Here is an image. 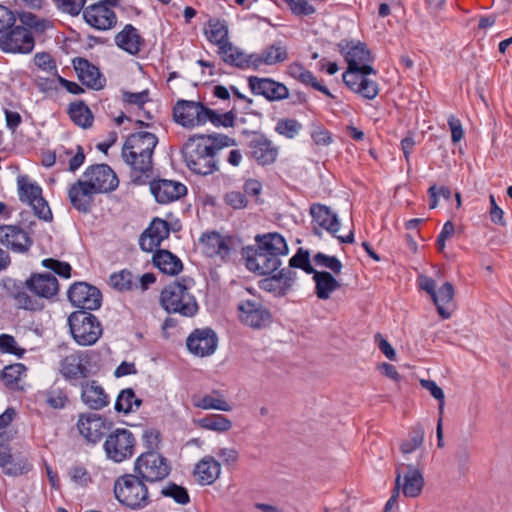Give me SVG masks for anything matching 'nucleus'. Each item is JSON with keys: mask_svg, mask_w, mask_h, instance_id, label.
<instances>
[{"mask_svg": "<svg viewBox=\"0 0 512 512\" xmlns=\"http://www.w3.org/2000/svg\"><path fill=\"white\" fill-rule=\"evenodd\" d=\"M25 287L35 296L50 299L58 293L59 284L55 276L49 273H36L25 281Z\"/></svg>", "mask_w": 512, "mask_h": 512, "instance_id": "obj_19", "label": "nucleus"}, {"mask_svg": "<svg viewBox=\"0 0 512 512\" xmlns=\"http://www.w3.org/2000/svg\"><path fill=\"white\" fill-rule=\"evenodd\" d=\"M81 399L90 409L101 410L109 404V397L97 381L92 380L82 386Z\"/></svg>", "mask_w": 512, "mask_h": 512, "instance_id": "obj_28", "label": "nucleus"}, {"mask_svg": "<svg viewBox=\"0 0 512 512\" xmlns=\"http://www.w3.org/2000/svg\"><path fill=\"white\" fill-rule=\"evenodd\" d=\"M150 190L156 201L161 204L176 201L187 193V188L184 184L167 179H159L151 182Z\"/></svg>", "mask_w": 512, "mask_h": 512, "instance_id": "obj_18", "label": "nucleus"}, {"mask_svg": "<svg viewBox=\"0 0 512 512\" xmlns=\"http://www.w3.org/2000/svg\"><path fill=\"white\" fill-rule=\"evenodd\" d=\"M193 405L203 410H219L229 412L232 406L225 400L224 396L218 391L213 390L211 394L192 397Z\"/></svg>", "mask_w": 512, "mask_h": 512, "instance_id": "obj_36", "label": "nucleus"}, {"mask_svg": "<svg viewBox=\"0 0 512 512\" xmlns=\"http://www.w3.org/2000/svg\"><path fill=\"white\" fill-rule=\"evenodd\" d=\"M338 48L348 63V69L343 73V82L363 98L374 99L379 93V87L368 78L370 74L376 75V70L368 64L372 58L366 44L342 40L338 43Z\"/></svg>", "mask_w": 512, "mask_h": 512, "instance_id": "obj_1", "label": "nucleus"}, {"mask_svg": "<svg viewBox=\"0 0 512 512\" xmlns=\"http://www.w3.org/2000/svg\"><path fill=\"white\" fill-rule=\"evenodd\" d=\"M138 408L141 400L135 397L134 391L130 388L122 390L118 395L115 403V409L118 412L129 413L133 410V406Z\"/></svg>", "mask_w": 512, "mask_h": 512, "instance_id": "obj_48", "label": "nucleus"}, {"mask_svg": "<svg viewBox=\"0 0 512 512\" xmlns=\"http://www.w3.org/2000/svg\"><path fill=\"white\" fill-rule=\"evenodd\" d=\"M292 13L296 16H308L315 13L316 9L308 0H284Z\"/></svg>", "mask_w": 512, "mask_h": 512, "instance_id": "obj_58", "label": "nucleus"}, {"mask_svg": "<svg viewBox=\"0 0 512 512\" xmlns=\"http://www.w3.org/2000/svg\"><path fill=\"white\" fill-rule=\"evenodd\" d=\"M134 471L142 480L153 483L164 480L171 472L169 461L156 451L142 453L134 463Z\"/></svg>", "mask_w": 512, "mask_h": 512, "instance_id": "obj_7", "label": "nucleus"}, {"mask_svg": "<svg viewBox=\"0 0 512 512\" xmlns=\"http://www.w3.org/2000/svg\"><path fill=\"white\" fill-rule=\"evenodd\" d=\"M71 120L82 128H88L92 125L93 115L83 102L72 103L69 107Z\"/></svg>", "mask_w": 512, "mask_h": 512, "instance_id": "obj_45", "label": "nucleus"}, {"mask_svg": "<svg viewBox=\"0 0 512 512\" xmlns=\"http://www.w3.org/2000/svg\"><path fill=\"white\" fill-rule=\"evenodd\" d=\"M0 242L16 252H26L32 245L28 234L18 226H0Z\"/></svg>", "mask_w": 512, "mask_h": 512, "instance_id": "obj_25", "label": "nucleus"}, {"mask_svg": "<svg viewBox=\"0 0 512 512\" xmlns=\"http://www.w3.org/2000/svg\"><path fill=\"white\" fill-rule=\"evenodd\" d=\"M218 339L212 329H196L187 338L188 350L200 357L213 354L217 348Z\"/></svg>", "mask_w": 512, "mask_h": 512, "instance_id": "obj_17", "label": "nucleus"}, {"mask_svg": "<svg viewBox=\"0 0 512 512\" xmlns=\"http://www.w3.org/2000/svg\"><path fill=\"white\" fill-rule=\"evenodd\" d=\"M34 46L33 33L22 25H14L0 36V50L4 53L29 54Z\"/></svg>", "mask_w": 512, "mask_h": 512, "instance_id": "obj_8", "label": "nucleus"}, {"mask_svg": "<svg viewBox=\"0 0 512 512\" xmlns=\"http://www.w3.org/2000/svg\"><path fill=\"white\" fill-rule=\"evenodd\" d=\"M302 128V124L296 119L281 118L276 123L275 131L288 139H293L300 133Z\"/></svg>", "mask_w": 512, "mask_h": 512, "instance_id": "obj_49", "label": "nucleus"}, {"mask_svg": "<svg viewBox=\"0 0 512 512\" xmlns=\"http://www.w3.org/2000/svg\"><path fill=\"white\" fill-rule=\"evenodd\" d=\"M255 242L257 245V251L279 253L283 255H287L289 252L286 240L277 232L256 235Z\"/></svg>", "mask_w": 512, "mask_h": 512, "instance_id": "obj_32", "label": "nucleus"}, {"mask_svg": "<svg viewBox=\"0 0 512 512\" xmlns=\"http://www.w3.org/2000/svg\"><path fill=\"white\" fill-rule=\"evenodd\" d=\"M212 142L205 135L194 136L185 143L182 153L187 167L199 175H210L218 170Z\"/></svg>", "mask_w": 512, "mask_h": 512, "instance_id": "obj_4", "label": "nucleus"}, {"mask_svg": "<svg viewBox=\"0 0 512 512\" xmlns=\"http://www.w3.org/2000/svg\"><path fill=\"white\" fill-rule=\"evenodd\" d=\"M249 86L254 93L269 100H283L289 96V90L284 84L269 78L250 77Z\"/></svg>", "mask_w": 512, "mask_h": 512, "instance_id": "obj_23", "label": "nucleus"}, {"mask_svg": "<svg viewBox=\"0 0 512 512\" xmlns=\"http://www.w3.org/2000/svg\"><path fill=\"white\" fill-rule=\"evenodd\" d=\"M85 21L92 27L99 30L112 28L117 18L115 13L105 3H96L83 10Z\"/></svg>", "mask_w": 512, "mask_h": 512, "instance_id": "obj_20", "label": "nucleus"}, {"mask_svg": "<svg viewBox=\"0 0 512 512\" xmlns=\"http://www.w3.org/2000/svg\"><path fill=\"white\" fill-rule=\"evenodd\" d=\"M154 265L163 273L177 275L183 269L181 260L168 250H158L153 255Z\"/></svg>", "mask_w": 512, "mask_h": 512, "instance_id": "obj_38", "label": "nucleus"}, {"mask_svg": "<svg viewBox=\"0 0 512 512\" xmlns=\"http://www.w3.org/2000/svg\"><path fill=\"white\" fill-rule=\"evenodd\" d=\"M288 59V49L281 42H275L266 47L259 55L256 56L254 62L256 64L275 65L282 63Z\"/></svg>", "mask_w": 512, "mask_h": 512, "instance_id": "obj_39", "label": "nucleus"}, {"mask_svg": "<svg viewBox=\"0 0 512 512\" xmlns=\"http://www.w3.org/2000/svg\"><path fill=\"white\" fill-rule=\"evenodd\" d=\"M86 357L82 352L67 355L60 364V372L66 379H78L87 376V368L84 364Z\"/></svg>", "mask_w": 512, "mask_h": 512, "instance_id": "obj_31", "label": "nucleus"}, {"mask_svg": "<svg viewBox=\"0 0 512 512\" xmlns=\"http://www.w3.org/2000/svg\"><path fill=\"white\" fill-rule=\"evenodd\" d=\"M204 108L201 102L179 100L173 108L174 120L183 127L193 128L204 125Z\"/></svg>", "mask_w": 512, "mask_h": 512, "instance_id": "obj_16", "label": "nucleus"}, {"mask_svg": "<svg viewBox=\"0 0 512 512\" xmlns=\"http://www.w3.org/2000/svg\"><path fill=\"white\" fill-rule=\"evenodd\" d=\"M135 438L128 429H116L109 434L104 449L107 457L114 462H122L134 453Z\"/></svg>", "mask_w": 512, "mask_h": 512, "instance_id": "obj_10", "label": "nucleus"}, {"mask_svg": "<svg viewBox=\"0 0 512 512\" xmlns=\"http://www.w3.org/2000/svg\"><path fill=\"white\" fill-rule=\"evenodd\" d=\"M136 474H125L114 483V495L118 502L132 510L142 509L150 503L146 484Z\"/></svg>", "mask_w": 512, "mask_h": 512, "instance_id": "obj_5", "label": "nucleus"}, {"mask_svg": "<svg viewBox=\"0 0 512 512\" xmlns=\"http://www.w3.org/2000/svg\"><path fill=\"white\" fill-rule=\"evenodd\" d=\"M260 288L268 292H274L277 295H285L287 290L284 289V285L279 278L278 274L273 275L270 278H265L260 281Z\"/></svg>", "mask_w": 512, "mask_h": 512, "instance_id": "obj_60", "label": "nucleus"}, {"mask_svg": "<svg viewBox=\"0 0 512 512\" xmlns=\"http://www.w3.org/2000/svg\"><path fill=\"white\" fill-rule=\"evenodd\" d=\"M116 44L129 54L135 55L141 50L144 41L137 30L131 25H126L115 37Z\"/></svg>", "mask_w": 512, "mask_h": 512, "instance_id": "obj_35", "label": "nucleus"}, {"mask_svg": "<svg viewBox=\"0 0 512 512\" xmlns=\"http://www.w3.org/2000/svg\"><path fill=\"white\" fill-rule=\"evenodd\" d=\"M45 403L53 409H62L68 402L65 392L60 388H51L41 394Z\"/></svg>", "mask_w": 512, "mask_h": 512, "instance_id": "obj_53", "label": "nucleus"}, {"mask_svg": "<svg viewBox=\"0 0 512 512\" xmlns=\"http://www.w3.org/2000/svg\"><path fill=\"white\" fill-rule=\"evenodd\" d=\"M310 214L313 218V222L317 226L337 237L341 243H352L354 241L353 231H350L347 236L337 235V232L340 229V222L337 215L334 214L329 207L319 203L312 204L310 207Z\"/></svg>", "mask_w": 512, "mask_h": 512, "instance_id": "obj_15", "label": "nucleus"}, {"mask_svg": "<svg viewBox=\"0 0 512 512\" xmlns=\"http://www.w3.org/2000/svg\"><path fill=\"white\" fill-rule=\"evenodd\" d=\"M68 299L79 311L96 310L101 306L102 295L98 288L78 282L69 288Z\"/></svg>", "mask_w": 512, "mask_h": 512, "instance_id": "obj_11", "label": "nucleus"}, {"mask_svg": "<svg viewBox=\"0 0 512 512\" xmlns=\"http://www.w3.org/2000/svg\"><path fill=\"white\" fill-rule=\"evenodd\" d=\"M197 424L202 429L218 433L227 432L232 428V421L222 414H211L205 416L197 420Z\"/></svg>", "mask_w": 512, "mask_h": 512, "instance_id": "obj_43", "label": "nucleus"}, {"mask_svg": "<svg viewBox=\"0 0 512 512\" xmlns=\"http://www.w3.org/2000/svg\"><path fill=\"white\" fill-rule=\"evenodd\" d=\"M193 285V279L182 277L165 286L160 295V303L164 310L183 317L196 315L199 307L191 292Z\"/></svg>", "mask_w": 512, "mask_h": 512, "instance_id": "obj_3", "label": "nucleus"}, {"mask_svg": "<svg viewBox=\"0 0 512 512\" xmlns=\"http://www.w3.org/2000/svg\"><path fill=\"white\" fill-rule=\"evenodd\" d=\"M11 439V434L8 431L0 432V466L4 467L9 463L12 455L11 449L9 446V441Z\"/></svg>", "mask_w": 512, "mask_h": 512, "instance_id": "obj_62", "label": "nucleus"}, {"mask_svg": "<svg viewBox=\"0 0 512 512\" xmlns=\"http://www.w3.org/2000/svg\"><path fill=\"white\" fill-rule=\"evenodd\" d=\"M219 54L224 62L239 67L244 68L249 66L248 56L245 55L238 48L234 47L231 43L224 44L219 50Z\"/></svg>", "mask_w": 512, "mask_h": 512, "instance_id": "obj_44", "label": "nucleus"}, {"mask_svg": "<svg viewBox=\"0 0 512 512\" xmlns=\"http://www.w3.org/2000/svg\"><path fill=\"white\" fill-rule=\"evenodd\" d=\"M241 323L253 329H262L272 322L270 311L259 299L241 300L237 306Z\"/></svg>", "mask_w": 512, "mask_h": 512, "instance_id": "obj_9", "label": "nucleus"}, {"mask_svg": "<svg viewBox=\"0 0 512 512\" xmlns=\"http://www.w3.org/2000/svg\"><path fill=\"white\" fill-rule=\"evenodd\" d=\"M95 194L98 193L84 179L78 180L68 191L72 206L83 213L91 210Z\"/></svg>", "mask_w": 512, "mask_h": 512, "instance_id": "obj_24", "label": "nucleus"}, {"mask_svg": "<svg viewBox=\"0 0 512 512\" xmlns=\"http://www.w3.org/2000/svg\"><path fill=\"white\" fill-rule=\"evenodd\" d=\"M208 40L218 45L219 50L224 44H228V28L225 21L218 19L209 20L207 27L204 29Z\"/></svg>", "mask_w": 512, "mask_h": 512, "instance_id": "obj_42", "label": "nucleus"}, {"mask_svg": "<svg viewBox=\"0 0 512 512\" xmlns=\"http://www.w3.org/2000/svg\"><path fill=\"white\" fill-rule=\"evenodd\" d=\"M0 351L3 353H9L21 357L25 350L18 347L13 336L8 334L0 335Z\"/></svg>", "mask_w": 512, "mask_h": 512, "instance_id": "obj_59", "label": "nucleus"}, {"mask_svg": "<svg viewBox=\"0 0 512 512\" xmlns=\"http://www.w3.org/2000/svg\"><path fill=\"white\" fill-rule=\"evenodd\" d=\"M395 477L400 476V491L408 498L418 497L424 487L421 470L413 464L399 463L396 465Z\"/></svg>", "mask_w": 512, "mask_h": 512, "instance_id": "obj_13", "label": "nucleus"}, {"mask_svg": "<svg viewBox=\"0 0 512 512\" xmlns=\"http://www.w3.org/2000/svg\"><path fill=\"white\" fill-rule=\"evenodd\" d=\"M288 74L305 85H311L314 89L333 97L330 91L317 81L315 76L300 63H292L288 66Z\"/></svg>", "mask_w": 512, "mask_h": 512, "instance_id": "obj_41", "label": "nucleus"}, {"mask_svg": "<svg viewBox=\"0 0 512 512\" xmlns=\"http://www.w3.org/2000/svg\"><path fill=\"white\" fill-rule=\"evenodd\" d=\"M454 294L453 285L450 282H445L438 290H435L434 294L431 296L438 314L443 319H449L452 315L450 307L452 306Z\"/></svg>", "mask_w": 512, "mask_h": 512, "instance_id": "obj_34", "label": "nucleus"}, {"mask_svg": "<svg viewBox=\"0 0 512 512\" xmlns=\"http://www.w3.org/2000/svg\"><path fill=\"white\" fill-rule=\"evenodd\" d=\"M204 125L208 122L213 124L215 127H232L234 125L235 116L232 111L225 113H218L205 106L204 108Z\"/></svg>", "mask_w": 512, "mask_h": 512, "instance_id": "obj_47", "label": "nucleus"}, {"mask_svg": "<svg viewBox=\"0 0 512 512\" xmlns=\"http://www.w3.org/2000/svg\"><path fill=\"white\" fill-rule=\"evenodd\" d=\"M251 156L261 165H268L276 160L278 150L272 142L263 136L253 138L249 143Z\"/></svg>", "mask_w": 512, "mask_h": 512, "instance_id": "obj_27", "label": "nucleus"}, {"mask_svg": "<svg viewBox=\"0 0 512 512\" xmlns=\"http://www.w3.org/2000/svg\"><path fill=\"white\" fill-rule=\"evenodd\" d=\"M424 427L418 423L410 428L407 437L400 443V451L405 458L414 452L419 451L424 444Z\"/></svg>", "mask_w": 512, "mask_h": 512, "instance_id": "obj_40", "label": "nucleus"}, {"mask_svg": "<svg viewBox=\"0 0 512 512\" xmlns=\"http://www.w3.org/2000/svg\"><path fill=\"white\" fill-rule=\"evenodd\" d=\"M33 210L35 215L44 221H50L52 219V213L48 206V203L45 201L43 197L36 199L35 201L29 204Z\"/></svg>", "mask_w": 512, "mask_h": 512, "instance_id": "obj_64", "label": "nucleus"}, {"mask_svg": "<svg viewBox=\"0 0 512 512\" xmlns=\"http://www.w3.org/2000/svg\"><path fill=\"white\" fill-rule=\"evenodd\" d=\"M74 63L75 70L83 84L93 89H99L102 87L101 75L97 67L82 58H79Z\"/></svg>", "mask_w": 512, "mask_h": 512, "instance_id": "obj_37", "label": "nucleus"}, {"mask_svg": "<svg viewBox=\"0 0 512 512\" xmlns=\"http://www.w3.org/2000/svg\"><path fill=\"white\" fill-rule=\"evenodd\" d=\"M57 8L72 16L78 15L84 7L85 0H54Z\"/></svg>", "mask_w": 512, "mask_h": 512, "instance_id": "obj_61", "label": "nucleus"}, {"mask_svg": "<svg viewBox=\"0 0 512 512\" xmlns=\"http://www.w3.org/2000/svg\"><path fill=\"white\" fill-rule=\"evenodd\" d=\"M19 198L22 202L30 204L36 199L42 197V189L35 184L28 183L24 178L18 180Z\"/></svg>", "mask_w": 512, "mask_h": 512, "instance_id": "obj_52", "label": "nucleus"}, {"mask_svg": "<svg viewBox=\"0 0 512 512\" xmlns=\"http://www.w3.org/2000/svg\"><path fill=\"white\" fill-rule=\"evenodd\" d=\"M169 233V224L165 220L155 218L142 233L139 245L143 251L152 252L169 236Z\"/></svg>", "mask_w": 512, "mask_h": 512, "instance_id": "obj_21", "label": "nucleus"}, {"mask_svg": "<svg viewBox=\"0 0 512 512\" xmlns=\"http://www.w3.org/2000/svg\"><path fill=\"white\" fill-rule=\"evenodd\" d=\"M26 372V367L21 363L6 366L2 371V381L10 389L20 388V381Z\"/></svg>", "mask_w": 512, "mask_h": 512, "instance_id": "obj_46", "label": "nucleus"}, {"mask_svg": "<svg viewBox=\"0 0 512 512\" xmlns=\"http://www.w3.org/2000/svg\"><path fill=\"white\" fill-rule=\"evenodd\" d=\"M315 282V294L321 300H327L331 294L341 287V283L327 271H317L312 273Z\"/></svg>", "mask_w": 512, "mask_h": 512, "instance_id": "obj_33", "label": "nucleus"}, {"mask_svg": "<svg viewBox=\"0 0 512 512\" xmlns=\"http://www.w3.org/2000/svg\"><path fill=\"white\" fill-rule=\"evenodd\" d=\"M83 179L98 194L113 191L118 186L116 174L106 164H97L88 167L83 174Z\"/></svg>", "mask_w": 512, "mask_h": 512, "instance_id": "obj_12", "label": "nucleus"}, {"mask_svg": "<svg viewBox=\"0 0 512 512\" xmlns=\"http://www.w3.org/2000/svg\"><path fill=\"white\" fill-rule=\"evenodd\" d=\"M43 266L53 270L56 274L69 278L71 273V266L66 262H61L52 258L44 259Z\"/></svg>", "mask_w": 512, "mask_h": 512, "instance_id": "obj_63", "label": "nucleus"}, {"mask_svg": "<svg viewBox=\"0 0 512 512\" xmlns=\"http://www.w3.org/2000/svg\"><path fill=\"white\" fill-rule=\"evenodd\" d=\"M420 385L430 392L431 396L435 398L438 404V416H443L444 405H445V394L441 387H439L435 381L428 379H421Z\"/></svg>", "mask_w": 512, "mask_h": 512, "instance_id": "obj_55", "label": "nucleus"}, {"mask_svg": "<svg viewBox=\"0 0 512 512\" xmlns=\"http://www.w3.org/2000/svg\"><path fill=\"white\" fill-rule=\"evenodd\" d=\"M3 289L6 295L15 299L19 308L26 310H39L42 304L31 298L15 280L6 279L3 281Z\"/></svg>", "mask_w": 512, "mask_h": 512, "instance_id": "obj_30", "label": "nucleus"}, {"mask_svg": "<svg viewBox=\"0 0 512 512\" xmlns=\"http://www.w3.org/2000/svg\"><path fill=\"white\" fill-rule=\"evenodd\" d=\"M284 256L279 253L254 251L253 255H249L246 259V266L250 271L260 275H268L276 271L280 265V257Z\"/></svg>", "mask_w": 512, "mask_h": 512, "instance_id": "obj_22", "label": "nucleus"}, {"mask_svg": "<svg viewBox=\"0 0 512 512\" xmlns=\"http://www.w3.org/2000/svg\"><path fill=\"white\" fill-rule=\"evenodd\" d=\"M77 428L79 433L89 442H98L105 433V423L102 417L94 413L80 415Z\"/></svg>", "mask_w": 512, "mask_h": 512, "instance_id": "obj_26", "label": "nucleus"}, {"mask_svg": "<svg viewBox=\"0 0 512 512\" xmlns=\"http://www.w3.org/2000/svg\"><path fill=\"white\" fill-rule=\"evenodd\" d=\"M313 260L316 265L325 267L335 274L341 273L343 265L335 256H328L319 252L314 255Z\"/></svg>", "mask_w": 512, "mask_h": 512, "instance_id": "obj_57", "label": "nucleus"}, {"mask_svg": "<svg viewBox=\"0 0 512 512\" xmlns=\"http://www.w3.org/2000/svg\"><path fill=\"white\" fill-rule=\"evenodd\" d=\"M34 64L42 71L53 76H59L57 73V64L53 57L47 52H38L33 57Z\"/></svg>", "mask_w": 512, "mask_h": 512, "instance_id": "obj_54", "label": "nucleus"}, {"mask_svg": "<svg viewBox=\"0 0 512 512\" xmlns=\"http://www.w3.org/2000/svg\"><path fill=\"white\" fill-rule=\"evenodd\" d=\"M221 473L220 463L212 456L203 457L196 465L193 475L201 485L214 483Z\"/></svg>", "mask_w": 512, "mask_h": 512, "instance_id": "obj_29", "label": "nucleus"}, {"mask_svg": "<svg viewBox=\"0 0 512 512\" xmlns=\"http://www.w3.org/2000/svg\"><path fill=\"white\" fill-rule=\"evenodd\" d=\"M158 143L157 137L150 132L131 134L122 147V158L136 174V178L152 170V156Z\"/></svg>", "mask_w": 512, "mask_h": 512, "instance_id": "obj_2", "label": "nucleus"}, {"mask_svg": "<svg viewBox=\"0 0 512 512\" xmlns=\"http://www.w3.org/2000/svg\"><path fill=\"white\" fill-rule=\"evenodd\" d=\"M161 494L164 497L173 499L180 505H186L190 501L187 489L173 482H169L164 487H162Z\"/></svg>", "mask_w": 512, "mask_h": 512, "instance_id": "obj_50", "label": "nucleus"}, {"mask_svg": "<svg viewBox=\"0 0 512 512\" xmlns=\"http://www.w3.org/2000/svg\"><path fill=\"white\" fill-rule=\"evenodd\" d=\"M289 266L292 268H300L307 274L315 272V269L310 264L309 252L303 248H299L297 253L289 260Z\"/></svg>", "mask_w": 512, "mask_h": 512, "instance_id": "obj_56", "label": "nucleus"}, {"mask_svg": "<svg viewBox=\"0 0 512 512\" xmlns=\"http://www.w3.org/2000/svg\"><path fill=\"white\" fill-rule=\"evenodd\" d=\"M111 285L119 291L132 290L133 287H138V283L134 282L133 274L128 270H122L114 273L110 277Z\"/></svg>", "mask_w": 512, "mask_h": 512, "instance_id": "obj_51", "label": "nucleus"}, {"mask_svg": "<svg viewBox=\"0 0 512 512\" xmlns=\"http://www.w3.org/2000/svg\"><path fill=\"white\" fill-rule=\"evenodd\" d=\"M199 244L206 256L226 261L233 248V239L212 231L204 233L199 239Z\"/></svg>", "mask_w": 512, "mask_h": 512, "instance_id": "obj_14", "label": "nucleus"}, {"mask_svg": "<svg viewBox=\"0 0 512 512\" xmlns=\"http://www.w3.org/2000/svg\"><path fill=\"white\" fill-rule=\"evenodd\" d=\"M68 325L75 342L81 346L95 344L102 335L96 316L87 311H75L68 317Z\"/></svg>", "mask_w": 512, "mask_h": 512, "instance_id": "obj_6", "label": "nucleus"}]
</instances>
